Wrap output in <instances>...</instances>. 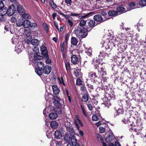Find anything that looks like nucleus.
<instances>
[{
    "instance_id": "f257e3e1",
    "label": "nucleus",
    "mask_w": 146,
    "mask_h": 146,
    "mask_svg": "<svg viewBox=\"0 0 146 146\" xmlns=\"http://www.w3.org/2000/svg\"><path fill=\"white\" fill-rule=\"evenodd\" d=\"M109 42L108 43L104 42L103 44L102 47V50L100 51V54L98 56L100 59L102 60L105 57L108 56V55L110 54L109 53L112 48V46H115L113 43L110 42V40H109Z\"/></svg>"
},
{
    "instance_id": "f03ea898",
    "label": "nucleus",
    "mask_w": 146,
    "mask_h": 146,
    "mask_svg": "<svg viewBox=\"0 0 146 146\" xmlns=\"http://www.w3.org/2000/svg\"><path fill=\"white\" fill-rule=\"evenodd\" d=\"M104 88L105 92V97L103 99L104 104L108 108L111 105V101L114 100L115 99V95H113V94L111 93V94L108 93V91L110 89L109 87L107 86H105Z\"/></svg>"
},
{
    "instance_id": "7ed1b4c3",
    "label": "nucleus",
    "mask_w": 146,
    "mask_h": 146,
    "mask_svg": "<svg viewBox=\"0 0 146 146\" xmlns=\"http://www.w3.org/2000/svg\"><path fill=\"white\" fill-rule=\"evenodd\" d=\"M88 76L90 79H94L95 83L97 82L99 84H102L103 87L105 86L104 84H103L104 82H105V80L107 79L105 77H102V75L99 73L98 74L94 72L90 71L88 73Z\"/></svg>"
},
{
    "instance_id": "20e7f679",
    "label": "nucleus",
    "mask_w": 146,
    "mask_h": 146,
    "mask_svg": "<svg viewBox=\"0 0 146 146\" xmlns=\"http://www.w3.org/2000/svg\"><path fill=\"white\" fill-rule=\"evenodd\" d=\"M74 32L77 37L80 38H83L87 36V32L89 31L85 27H78Z\"/></svg>"
},
{
    "instance_id": "39448f33",
    "label": "nucleus",
    "mask_w": 146,
    "mask_h": 146,
    "mask_svg": "<svg viewBox=\"0 0 146 146\" xmlns=\"http://www.w3.org/2000/svg\"><path fill=\"white\" fill-rule=\"evenodd\" d=\"M27 31L26 29L25 30L24 32V35L25 36L26 38L24 39L23 42V44H24L23 46L21 43L19 44H17L15 46V51H16L17 53H19L21 52L22 51V49L23 48H27Z\"/></svg>"
},
{
    "instance_id": "423d86ee",
    "label": "nucleus",
    "mask_w": 146,
    "mask_h": 146,
    "mask_svg": "<svg viewBox=\"0 0 146 146\" xmlns=\"http://www.w3.org/2000/svg\"><path fill=\"white\" fill-rule=\"evenodd\" d=\"M44 67V65L43 62L41 61L38 62L37 63V68L35 69V72L39 76L42 75V70Z\"/></svg>"
},
{
    "instance_id": "0eeeda50",
    "label": "nucleus",
    "mask_w": 146,
    "mask_h": 146,
    "mask_svg": "<svg viewBox=\"0 0 146 146\" xmlns=\"http://www.w3.org/2000/svg\"><path fill=\"white\" fill-rule=\"evenodd\" d=\"M15 10L16 9L14 5H10L7 11V15L9 16H11L14 13Z\"/></svg>"
},
{
    "instance_id": "6e6552de",
    "label": "nucleus",
    "mask_w": 146,
    "mask_h": 146,
    "mask_svg": "<svg viewBox=\"0 0 146 146\" xmlns=\"http://www.w3.org/2000/svg\"><path fill=\"white\" fill-rule=\"evenodd\" d=\"M18 27H21L23 25L25 28H27V20H25L24 21L22 20H19L16 23Z\"/></svg>"
},
{
    "instance_id": "1a4fd4ad",
    "label": "nucleus",
    "mask_w": 146,
    "mask_h": 146,
    "mask_svg": "<svg viewBox=\"0 0 146 146\" xmlns=\"http://www.w3.org/2000/svg\"><path fill=\"white\" fill-rule=\"evenodd\" d=\"M115 108H116L117 109H116V111L114 114V117H115L117 116L118 115L120 114H122L123 112V107H118L117 106Z\"/></svg>"
},
{
    "instance_id": "9d476101",
    "label": "nucleus",
    "mask_w": 146,
    "mask_h": 146,
    "mask_svg": "<svg viewBox=\"0 0 146 146\" xmlns=\"http://www.w3.org/2000/svg\"><path fill=\"white\" fill-rule=\"evenodd\" d=\"M52 68L51 66L49 65H46L44 66L42 71L45 74H49Z\"/></svg>"
},
{
    "instance_id": "9b49d317",
    "label": "nucleus",
    "mask_w": 146,
    "mask_h": 146,
    "mask_svg": "<svg viewBox=\"0 0 146 146\" xmlns=\"http://www.w3.org/2000/svg\"><path fill=\"white\" fill-rule=\"evenodd\" d=\"M40 50L41 51L43 57L47 58L48 57V52L46 46H42L40 48Z\"/></svg>"
},
{
    "instance_id": "f8f14e48",
    "label": "nucleus",
    "mask_w": 146,
    "mask_h": 146,
    "mask_svg": "<svg viewBox=\"0 0 146 146\" xmlns=\"http://www.w3.org/2000/svg\"><path fill=\"white\" fill-rule=\"evenodd\" d=\"M54 101L53 104L57 108H59L60 107L61 104L60 102V99L57 96L54 97Z\"/></svg>"
},
{
    "instance_id": "ddd939ff",
    "label": "nucleus",
    "mask_w": 146,
    "mask_h": 146,
    "mask_svg": "<svg viewBox=\"0 0 146 146\" xmlns=\"http://www.w3.org/2000/svg\"><path fill=\"white\" fill-rule=\"evenodd\" d=\"M71 138V136L70 135L67 133H66L63 139V141L65 142L64 143H70V142Z\"/></svg>"
},
{
    "instance_id": "4468645a",
    "label": "nucleus",
    "mask_w": 146,
    "mask_h": 146,
    "mask_svg": "<svg viewBox=\"0 0 146 146\" xmlns=\"http://www.w3.org/2000/svg\"><path fill=\"white\" fill-rule=\"evenodd\" d=\"M52 88L53 94L56 96L58 95L60 92V90L57 86L55 84L53 85L52 86Z\"/></svg>"
},
{
    "instance_id": "2eb2a0df",
    "label": "nucleus",
    "mask_w": 146,
    "mask_h": 146,
    "mask_svg": "<svg viewBox=\"0 0 146 146\" xmlns=\"http://www.w3.org/2000/svg\"><path fill=\"white\" fill-rule=\"evenodd\" d=\"M78 58L77 56L75 55H74L73 54L71 55V62L74 64H76L78 62Z\"/></svg>"
},
{
    "instance_id": "dca6fc26",
    "label": "nucleus",
    "mask_w": 146,
    "mask_h": 146,
    "mask_svg": "<svg viewBox=\"0 0 146 146\" xmlns=\"http://www.w3.org/2000/svg\"><path fill=\"white\" fill-rule=\"evenodd\" d=\"M94 19L95 21L97 22H103V18L102 16L100 15H96L94 17Z\"/></svg>"
},
{
    "instance_id": "f3484780",
    "label": "nucleus",
    "mask_w": 146,
    "mask_h": 146,
    "mask_svg": "<svg viewBox=\"0 0 146 146\" xmlns=\"http://www.w3.org/2000/svg\"><path fill=\"white\" fill-rule=\"evenodd\" d=\"M117 10L116 11L117 13H119L118 15L123 13L126 11H125V9L123 7V5H121L118 7L117 8Z\"/></svg>"
},
{
    "instance_id": "a211bd4d",
    "label": "nucleus",
    "mask_w": 146,
    "mask_h": 146,
    "mask_svg": "<svg viewBox=\"0 0 146 146\" xmlns=\"http://www.w3.org/2000/svg\"><path fill=\"white\" fill-rule=\"evenodd\" d=\"M93 12H90L86 14H82V15H79L78 18L80 19H84L89 17L90 15L94 13Z\"/></svg>"
},
{
    "instance_id": "6ab92c4d",
    "label": "nucleus",
    "mask_w": 146,
    "mask_h": 146,
    "mask_svg": "<svg viewBox=\"0 0 146 146\" xmlns=\"http://www.w3.org/2000/svg\"><path fill=\"white\" fill-rule=\"evenodd\" d=\"M61 142L55 140H53L52 141H51L50 143V146H61Z\"/></svg>"
},
{
    "instance_id": "aec40b11",
    "label": "nucleus",
    "mask_w": 146,
    "mask_h": 146,
    "mask_svg": "<svg viewBox=\"0 0 146 146\" xmlns=\"http://www.w3.org/2000/svg\"><path fill=\"white\" fill-rule=\"evenodd\" d=\"M55 137L58 139H61L62 137V135L60 131L57 130L55 131L54 133Z\"/></svg>"
},
{
    "instance_id": "412c9836",
    "label": "nucleus",
    "mask_w": 146,
    "mask_h": 146,
    "mask_svg": "<svg viewBox=\"0 0 146 146\" xmlns=\"http://www.w3.org/2000/svg\"><path fill=\"white\" fill-rule=\"evenodd\" d=\"M117 46L118 47L120 48L122 50L121 51H123L126 49L127 46L126 44L124 42H122L120 44H118Z\"/></svg>"
},
{
    "instance_id": "4be33fe9",
    "label": "nucleus",
    "mask_w": 146,
    "mask_h": 146,
    "mask_svg": "<svg viewBox=\"0 0 146 146\" xmlns=\"http://www.w3.org/2000/svg\"><path fill=\"white\" fill-rule=\"evenodd\" d=\"M58 117V114L56 112H51L49 115V117L51 119H55Z\"/></svg>"
},
{
    "instance_id": "5701e85b",
    "label": "nucleus",
    "mask_w": 146,
    "mask_h": 146,
    "mask_svg": "<svg viewBox=\"0 0 146 146\" xmlns=\"http://www.w3.org/2000/svg\"><path fill=\"white\" fill-rule=\"evenodd\" d=\"M101 117L99 114H98V115L97 114H96L92 115V119L93 121H96L101 119Z\"/></svg>"
},
{
    "instance_id": "b1692460",
    "label": "nucleus",
    "mask_w": 146,
    "mask_h": 146,
    "mask_svg": "<svg viewBox=\"0 0 146 146\" xmlns=\"http://www.w3.org/2000/svg\"><path fill=\"white\" fill-rule=\"evenodd\" d=\"M50 125L51 127L53 129H56L58 125V123L55 121H52L50 123Z\"/></svg>"
},
{
    "instance_id": "393cba45",
    "label": "nucleus",
    "mask_w": 146,
    "mask_h": 146,
    "mask_svg": "<svg viewBox=\"0 0 146 146\" xmlns=\"http://www.w3.org/2000/svg\"><path fill=\"white\" fill-rule=\"evenodd\" d=\"M17 10L18 13L21 15L25 13V10L23 7L20 5H18L17 7Z\"/></svg>"
},
{
    "instance_id": "a878e982",
    "label": "nucleus",
    "mask_w": 146,
    "mask_h": 146,
    "mask_svg": "<svg viewBox=\"0 0 146 146\" xmlns=\"http://www.w3.org/2000/svg\"><path fill=\"white\" fill-rule=\"evenodd\" d=\"M113 139V135L112 133H110L108 136L105 139L107 143L111 142Z\"/></svg>"
},
{
    "instance_id": "bb28decb",
    "label": "nucleus",
    "mask_w": 146,
    "mask_h": 146,
    "mask_svg": "<svg viewBox=\"0 0 146 146\" xmlns=\"http://www.w3.org/2000/svg\"><path fill=\"white\" fill-rule=\"evenodd\" d=\"M32 21H30L28 20V28L30 27L31 28H35L37 26V24L35 23H31Z\"/></svg>"
},
{
    "instance_id": "cd10ccee",
    "label": "nucleus",
    "mask_w": 146,
    "mask_h": 146,
    "mask_svg": "<svg viewBox=\"0 0 146 146\" xmlns=\"http://www.w3.org/2000/svg\"><path fill=\"white\" fill-rule=\"evenodd\" d=\"M86 104L88 109L90 111H91L92 110L93 108L94 107L92 102L91 101H89L88 102L86 103Z\"/></svg>"
},
{
    "instance_id": "c85d7f7f",
    "label": "nucleus",
    "mask_w": 146,
    "mask_h": 146,
    "mask_svg": "<svg viewBox=\"0 0 146 146\" xmlns=\"http://www.w3.org/2000/svg\"><path fill=\"white\" fill-rule=\"evenodd\" d=\"M31 43L34 46H37L39 44V41L36 39H34L31 40Z\"/></svg>"
},
{
    "instance_id": "c756f323",
    "label": "nucleus",
    "mask_w": 146,
    "mask_h": 146,
    "mask_svg": "<svg viewBox=\"0 0 146 146\" xmlns=\"http://www.w3.org/2000/svg\"><path fill=\"white\" fill-rule=\"evenodd\" d=\"M78 42L77 39L75 37H72L71 39V42L72 44L74 45H76Z\"/></svg>"
},
{
    "instance_id": "7c9ffc66",
    "label": "nucleus",
    "mask_w": 146,
    "mask_h": 146,
    "mask_svg": "<svg viewBox=\"0 0 146 146\" xmlns=\"http://www.w3.org/2000/svg\"><path fill=\"white\" fill-rule=\"evenodd\" d=\"M18 36H14L12 38V43L13 44H16L19 43V41L18 39Z\"/></svg>"
},
{
    "instance_id": "2f4dec72",
    "label": "nucleus",
    "mask_w": 146,
    "mask_h": 146,
    "mask_svg": "<svg viewBox=\"0 0 146 146\" xmlns=\"http://www.w3.org/2000/svg\"><path fill=\"white\" fill-rule=\"evenodd\" d=\"M88 99L89 97L88 95L86 94H84L82 96V102H86L88 100Z\"/></svg>"
},
{
    "instance_id": "473e14b6",
    "label": "nucleus",
    "mask_w": 146,
    "mask_h": 146,
    "mask_svg": "<svg viewBox=\"0 0 146 146\" xmlns=\"http://www.w3.org/2000/svg\"><path fill=\"white\" fill-rule=\"evenodd\" d=\"M88 26L90 27L93 28L95 26V22L93 20L89 21L88 23Z\"/></svg>"
},
{
    "instance_id": "72a5a7b5",
    "label": "nucleus",
    "mask_w": 146,
    "mask_h": 146,
    "mask_svg": "<svg viewBox=\"0 0 146 146\" xmlns=\"http://www.w3.org/2000/svg\"><path fill=\"white\" fill-rule=\"evenodd\" d=\"M129 10H131L135 8V3L134 2H132L129 3Z\"/></svg>"
},
{
    "instance_id": "f704fd0d",
    "label": "nucleus",
    "mask_w": 146,
    "mask_h": 146,
    "mask_svg": "<svg viewBox=\"0 0 146 146\" xmlns=\"http://www.w3.org/2000/svg\"><path fill=\"white\" fill-rule=\"evenodd\" d=\"M84 48L85 49H86V53L89 56H91L92 55V51L91 48H90L88 50H87V48H86V46L85 45H84Z\"/></svg>"
},
{
    "instance_id": "c9c22d12",
    "label": "nucleus",
    "mask_w": 146,
    "mask_h": 146,
    "mask_svg": "<svg viewBox=\"0 0 146 146\" xmlns=\"http://www.w3.org/2000/svg\"><path fill=\"white\" fill-rule=\"evenodd\" d=\"M70 142H71L72 145H73L77 143V139L74 136H71Z\"/></svg>"
},
{
    "instance_id": "e433bc0d",
    "label": "nucleus",
    "mask_w": 146,
    "mask_h": 146,
    "mask_svg": "<svg viewBox=\"0 0 146 146\" xmlns=\"http://www.w3.org/2000/svg\"><path fill=\"white\" fill-rule=\"evenodd\" d=\"M96 137L98 141L100 143L104 141V139L102 136L99 134H96Z\"/></svg>"
},
{
    "instance_id": "4c0bfd02",
    "label": "nucleus",
    "mask_w": 146,
    "mask_h": 146,
    "mask_svg": "<svg viewBox=\"0 0 146 146\" xmlns=\"http://www.w3.org/2000/svg\"><path fill=\"white\" fill-rule=\"evenodd\" d=\"M108 14L110 16H114L116 15L117 13L116 11H110L108 12Z\"/></svg>"
},
{
    "instance_id": "58836bf2",
    "label": "nucleus",
    "mask_w": 146,
    "mask_h": 146,
    "mask_svg": "<svg viewBox=\"0 0 146 146\" xmlns=\"http://www.w3.org/2000/svg\"><path fill=\"white\" fill-rule=\"evenodd\" d=\"M67 43L66 42H63L61 45V51L62 52H63L65 48L67 46Z\"/></svg>"
},
{
    "instance_id": "ea45409f",
    "label": "nucleus",
    "mask_w": 146,
    "mask_h": 146,
    "mask_svg": "<svg viewBox=\"0 0 146 146\" xmlns=\"http://www.w3.org/2000/svg\"><path fill=\"white\" fill-rule=\"evenodd\" d=\"M38 53L35 54L33 56L34 58L36 60H40L42 59L43 58V57L38 54Z\"/></svg>"
},
{
    "instance_id": "a19ab883",
    "label": "nucleus",
    "mask_w": 146,
    "mask_h": 146,
    "mask_svg": "<svg viewBox=\"0 0 146 146\" xmlns=\"http://www.w3.org/2000/svg\"><path fill=\"white\" fill-rule=\"evenodd\" d=\"M102 60V59H100L99 57H97L96 58H94L93 60V62H94L96 63L100 64L101 61Z\"/></svg>"
},
{
    "instance_id": "79ce46f5",
    "label": "nucleus",
    "mask_w": 146,
    "mask_h": 146,
    "mask_svg": "<svg viewBox=\"0 0 146 146\" xmlns=\"http://www.w3.org/2000/svg\"><path fill=\"white\" fill-rule=\"evenodd\" d=\"M125 102V107L127 109H128L130 108L131 106V104L130 102V101L129 100H126Z\"/></svg>"
},
{
    "instance_id": "37998d69",
    "label": "nucleus",
    "mask_w": 146,
    "mask_h": 146,
    "mask_svg": "<svg viewBox=\"0 0 146 146\" xmlns=\"http://www.w3.org/2000/svg\"><path fill=\"white\" fill-rule=\"evenodd\" d=\"M74 122L75 125H78L79 124L82 127L83 126L82 123L79 119H74Z\"/></svg>"
},
{
    "instance_id": "c03bdc74",
    "label": "nucleus",
    "mask_w": 146,
    "mask_h": 146,
    "mask_svg": "<svg viewBox=\"0 0 146 146\" xmlns=\"http://www.w3.org/2000/svg\"><path fill=\"white\" fill-rule=\"evenodd\" d=\"M6 13H7V11L4 8L0 9V15L4 16Z\"/></svg>"
},
{
    "instance_id": "a18cd8bd",
    "label": "nucleus",
    "mask_w": 146,
    "mask_h": 146,
    "mask_svg": "<svg viewBox=\"0 0 146 146\" xmlns=\"http://www.w3.org/2000/svg\"><path fill=\"white\" fill-rule=\"evenodd\" d=\"M139 5L142 7L146 5V0H141L139 2Z\"/></svg>"
},
{
    "instance_id": "49530a36",
    "label": "nucleus",
    "mask_w": 146,
    "mask_h": 146,
    "mask_svg": "<svg viewBox=\"0 0 146 146\" xmlns=\"http://www.w3.org/2000/svg\"><path fill=\"white\" fill-rule=\"evenodd\" d=\"M49 3L52 7L53 9H56V5L55 4L54 2L52 0H50L49 1Z\"/></svg>"
},
{
    "instance_id": "de8ad7c7",
    "label": "nucleus",
    "mask_w": 146,
    "mask_h": 146,
    "mask_svg": "<svg viewBox=\"0 0 146 146\" xmlns=\"http://www.w3.org/2000/svg\"><path fill=\"white\" fill-rule=\"evenodd\" d=\"M86 21L84 20H81L80 22L79 25L81 27H84L86 25Z\"/></svg>"
},
{
    "instance_id": "09e8293b",
    "label": "nucleus",
    "mask_w": 146,
    "mask_h": 146,
    "mask_svg": "<svg viewBox=\"0 0 146 146\" xmlns=\"http://www.w3.org/2000/svg\"><path fill=\"white\" fill-rule=\"evenodd\" d=\"M58 79L59 80L61 84H62L64 86H66V85L64 82L65 80L63 77L62 76L61 77L60 79L59 78H58Z\"/></svg>"
},
{
    "instance_id": "8fccbe9b",
    "label": "nucleus",
    "mask_w": 146,
    "mask_h": 146,
    "mask_svg": "<svg viewBox=\"0 0 146 146\" xmlns=\"http://www.w3.org/2000/svg\"><path fill=\"white\" fill-rule=\"evenodd\" d=\"M80 107L81 110L82 111L83 115L86 117H87V115L86 113V111L84 107L82 105H80Z\"/></svg>"
},
{
    "instance_id": "3c124183",
    "label": "nucleus",
    "mask_w": 146,
    "mask_h": 146,
    "mask_svg": "<svg viewBox=\"0 0 146 146\" xmlns=\"http://www.w3.org/2000/svg\"><path fill=\"white\" fill-rule=\"evenodd\" d=\"M69 132L70 135L71 136H74L75 135V131L74 130L73 128H70L69 129Z\"/></svg>"
},
{
    "instance_id": "603ef678",
    "label": "nucleus",
    "mask_w": 146,
    "mask_h": 146,
    "mask_svg": "<svg viewBox=\"0 0 146 146\" xmlns=\"http://www.w3.org/2000/svg\"><path fill=\"white\" fill-rule=\"evenodd\" d=\"M80 71L79 70H76L74 71V74L76 77H79L80 73Z\"/></svg>"
},
{
    "instance_id": "864d4df0",
    "label": "nucleus",
    "mask_w": 146,
    "mask_h": 146,
    "mask_svg": "<svg viewBox=\"0 0 146 146\" xmlns=\"http://www.w3.org/2000/svg\"><path fill=\"white\" fill-rule=\"evenodd\" d=\"M82 81L81 80L80 78H78L76 80V84L77 85H81L82 84Z\"/></svg>"
},
{
    "instance_id": "5fc2aeb1",
    "label": "nucleus",
    "mask_w": 146,
    "mask_h": 146,
    "mask_svg": "<svg viewBox=\"0 0 146 146\" xmlns=\"http://www.w3.org/2000/svg\"><path fill=\"white\" fill-rule=\"evenodd\" d=\"M33 51L35 54L38 53L39 49L38 47L37 46H35L33 49Z\"/></svg>"
},
{
    "instance_id": "6e6d98bb",
    "label": "nucleus",
    "mask_w": 146,
    "mask_h": 146,
    "mask_svg": "<svg viewBox=\"0 0 146 146\" xmlns=\"http://www.w3.org/2000/svg\"><path fill=\"white\" fill-rule=\"evenodd\" d=\"M121 29H121V32H120L119 31V32H118V35L119 36H120L121 37H123L124 36V34L123 33H122V32L124 30L123 28V27H122ZM120 30V29L119 30Z\"/></svg>"
},
{
    "instance_id": "4d7b16f0",
    "label": "nucleus",
    "mask_w": 146,
    "mask_h": 146,
    "mask_svg": "<svg viewBox=\"0 0 146 146\" xmlns=\"http://www.w3.org/2000/svg\"><path fill=\"white\" fill-rule=\"evenodd\" d=\"M22 20L23 21L25 20H27V14L26 13H24L22 14Z\"/></svg>"
},
{
    "instance_id": "13d9d810",
    "label": "nucleus",
    "mask_w": 146,
    "mask_h": 146,
    "mask_svg": "<svg viewBox=\"0 0 146 146\" xmlns=\"http://www.w3.org/2000/svg\"><path fill=\"white\" fill-rule=\"evenodd\" d=\"M125 102V101L121 100H120L118 101V105L117 106L118 107H123V103Z\"/></svg>"
},
{
    "instance_id": "bf43d9fd",
    "label": "nucleus",
    "mask_w": 146,
    "mask_h": 146,
    "mask_svg": "<svg viewBox=\"0 0 146 146\" xmlns=\"http://www.w3.org/2000/svg\"><path fill=\"white\" fill-rule=\"evenodd\" d=\"M92 64L94 65L95 68L97 69L98 70H99V65H100V64L96 63L94 62H93Z\"/></svg>"
},
{
    "instance_id": "052dcab7",
    "label": "nucleus",
    "mask_w": 146,
    "mask_h": 146,
    "mask_svg": "<svg viewBox=\"0 0 146 146\" xmlns=\"http://www.w3.org/2000/svg\"><path fill=\"white\" fill-rule=\"evenodd\" d=\"M121 121L123 123L125 124L126 123H128L129 121L128 119L127 118H124V119H122Z\"/></svg>"
},
{
    "instance_id": "680f3d73",
    "label": "nucleus",
    "mask_w": 146,
    "mask_h": 146,
    "mask_svg": "<svg viewBox=\"0 0 146 146\" xmlns=\"http://www.w3.org/2000/svg\"><path fill=\"white\" fill-rule=\"evenodd\" d=\"M134 131H135V132H136V134L137 135H139L140 134H141V133L142 131V130L141 129L138 130L135 129L134 130Z\"/></svg>"
},
{
    "instance_id": "e2e57ef3",
    "label": "nucleus",
    "mask_w": 146,
    "mask_h": 146,
    "mask_svg": "<svg viewBox=\"0 0 146 146\" xmlns=\"http://www.w3.org/2000/svg\"><path fill=\"white\" fill-rule=\"evenodd\" d=\"M91 101L92 102V104L94 107L95 106V105H96L97 104L98 101L97 100L94 99H93L92 101Z\"/></svg>"
},
{
    "instance_id": "0e129e2a",
    "label": "nucleus",
    "mask_w": 146,
    "mask_h": 146,
    "mask_svg": "<svg viewBox=\"0 0 146 146\" xmlns=\"http://www.w3.org/2000/svg\"><path fill=\"white\" fill-rule=\"evenodd\" d=\"M46 59V63L48 64H50L51 63V60L49 58V56L48 58L45 57Z\"/></svg>"
},
{
    "instance_id": "69168bd1",
    "label": "nucleus",
    "mask_w": 146,
    "mask_h": 146,
    "mask_svg": "<svg viewBox=\"0 0 146 146\" xmlns=\"http://www.w3.org/2000/svg\"><path fill=\"white\" fill-rule=\"evenodd\" d=\"M68 24L70 25L71 27H72L73 25V22L70 19H68L67 20Z\"/></svg>"
},
{
    "instance_id": "338daca9",
    "label": "nucleus",
    "mask_w": 146,
    "mask_h": 146,
    "mask_svg": "<svg viewBox=\"0 0 146 146\" xmlns=\"http://www.w3.org/2000/svg\"><path fill=\"white\" fill-rule=\"evenodd\" d=\"M100 132V133H103L105 131V129L104 128L100 127H99Z\"/></svg>"
},
{
    "instance_id": "774afa93",
    "label": "nucleus",
    "mask_w": 146,
    "mask_h": 146,
    "mask_svg": "<svg viewBox=\"0 0 146 146\" xmlns=\"http://www.w3.org/2000/svg\"><path fill=\"white\" fill-rule=\"evenodd\" d=\"M139 135H140V136L142 138L143 137L144 138H145L146 139V134H145V135L143 133V131L141 132V134H139Z\"/></svg>"
}]
</instances>
